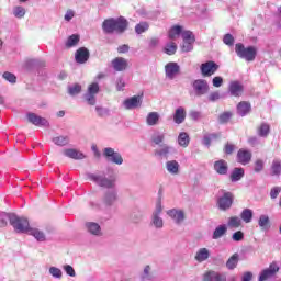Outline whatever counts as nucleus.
<instances>
[{"label": "nucleus", "mask_w": 281, "mask_h": 281, "mask_svg": "<svg viewBox=\"0 0 281 281\" xmlns=\"http://www.w3.org/2000/svg\"><path fill=\"white\" fill-rule=\"evenodd\" d=\"M164 142H166V133L155 132L151 135L153 146L159 147L154 149V157H156V159H169L172 155H177V148Z\"/></svg>", "instance_id": "obj_1"}, {"label": "nucleus", "mask_w": 281, "mask_h": 281, "mask_svg": "<svg viewBox=\"0 0 281 281\" xmlns=\"http://www.w3.org/2000/svg\"><path fill=\"white\" fill-rule=\"evenodd\" d=\"M243 177H245V169L236 167L231 173V181L236 183V181H240Z\"/></svg>", "instance_id": "obj_38"}, {"label": "nucleus", "mask_w": 281, "mask_h": 281, "mask_svg": "<svg viewBox=\"0 0 281 281\" xmlns=\"http://www.w3.org/2000/svg\"><path fill=\"white\" fill-rule=\"evenodd\" d=\"M13 15L15 16V19H23V16H25V8L15 7L13 9Z\"/></svg>", "instance_id": "obj_55"}, {"label": "nucleus", "mask_w": 281, "mask_h": 281, "mask_svg": "<svg viewBox=\"0 0 281 281\" xmlns=\"http://www.w3.org/2000/svg\"><path fill=\"white\" fill-rule=\"evenodd\" d=\"M82 91V86L80 83H75L74 86L68 87L69 95H78Z\"/></svg>", "instance_id": "obj_52"}, {"label": "nucleus", "mask_w": 281, "mask_h": 281, "mask_svg": "<svg viewBox=\"0 0 281 281\" xmlns=\"http://www.w3.org/2000/svg\"><path fill=\"white\" fill-rule=\"evenodd\" d=\"M258 225L262 232H269L271 228V221L269 220V215H260Z\"/></svg>", "instance_id": "obj_33"}, {"label": "nucleus", "mask_w": 281, "mask_h": 281, "mask_svg": "<svg viewBox=\"0 0 281 281\" xmlns=\"http://www.w3.org/2000/svg\"><path fill=\"white\" fill-rule=\"evenodd\" d=\"M203 281H227V274L225 272H217L209 270L203 274Z\"/></svg>", "instance_id": "obj_15"}, {"label": "nucleus", "mask_w": 281, "mask_h": 281, "mask_svg": "<svg viewBox=\"0 0 281 281\" xmlns=\"http://www.w3.org/2000/svg\"><path fill=\"white\" fill-rule=\"evenodd\" d=\"M164 53L167 54V56H175L177 54V43H167L164 47Z\"/></svg>", "instance_id": "obj_44"}, {"label": "nucleus", "mask_w": 281, "mask_h": 281, "mask_svg": "<svg viewBox=\"0 0 281 281\" xmlns=\"http://www.w3.org/2000/svg\"><path fill=\"white\" fill-rule=\"evenodd\" d=\"M53 143H55L56 146H67L69 144V137L56 136L53 138Z\"/></svg>", "instance_id": "obj_48"}, {"label": "nucleus", "mask_w": 281, "mask_h": 281, "mask_svg": "<svg viewBox=\"0 0 281 281\" xmlns=\"http://www.w3.org/2000/svg\"><path fill=\"white\" fill-rule=\"evenodd\" d=\"M254 280V273L251 272H244V274L241 276V281H251Z\"/></svg>", "instance_id": "obj_64"}, {"label": "nucleus", "mask_w": 281, "mask_h": 281, "mask_svg": "<svg viewBox=\"0 0 281 281\" xmlns=\"http://www.w3.org/2000/svg\"><path fill=\"white\" fill-rule=\"evenodd\" d=\"M128 29V21L124 16L104 20L102 30L105 34H124Z\"/></svg>", "instance_id": "obj_2"}, {"label": "nucleus", "mask_w": 281, "mask_h": 281, "mask_svg": "<svg viewBox=\"0 0 281 281\" xmlns=\"http://www.w3.org/2000/svg\"><path fill=\"white\" fill-rule=\"evenodd\" d=\"M126 87V82L124 81V78L119 77L116 79V90L117 91H124V88Z\"/></svg>", "instance_id": "obj_59"}, {"label": "nucleus", "mask_w": 281, "mask_h": 281, "mask_svg": "<svg viewBox=\"0 0 281 281\" xmlns=\"http://www.w3.org/2000/svg\"><path fill=\"white\" fill-rule=\"evenodd\" d=\"M123 106L127 111H131L133 109H139V106H142V97L140 95H134V97H131V98L126 99L123 102Z\"/></svg>", "instance_id": "obj_18"}, {"label": "nucleus", "mask_w": 281, "mask_h": 281, "mask_svg": "<svg viewBox=\"0 0 281 281\" xmlns=\"http://www.w3.org/2000/svg\"><path fill=\"white\" fill-rule=\"evenodd\" d=\"M251 112V103L247 101H241L237 104V113L240 117H245L248 113Z\"/></svg>", "instance_id": "obj_28"}, {"label": "nucleus", "mask_w": 281, "mask_h": 281, "mask_svg": "<svg viewBox=\"0 0 281 281\" xmlns=\"http://www.w3.org/2000/svg\"><path fill=\"white\" fill-rule=\"evenodd\" d=\"M160 115L158 112H149L146 116L147 126H157L159 124Z\"/></svg>", "instance_id": "obj_34"}, {"label": "nucleus", "mask_w": 281, "mask_h": 281, "mask_svg": "<svg viewBox=\"0 0 281 281\" xmlns=\"http://www.w3.org/2000/svg\"><path fill=\"white\" fill-rule=\"evenodd\" d=\"M177 36H183V26L181 25H173L168 33V37L170 41H175Z\"/></svg>", "instance_id": "obj_37"}, {"label": "nucleus", "mask_w": 281, "mask_h": 281, "mask_svg": "<svg viewBox=\"0 0 281 281\" xmlns=\"http://www.w3.org/2000/svg\"><path fill=\"white\" fill-rule=\"evenodd\" d=\"M11 225L18 234H27L30 232V221L26 217H19L16 214L11 215Z\"/></svg>", "instance_id": "obj_6"}, {"label": "nucleus", "mask_w": 281, "mask_h": 281, "mask_svg": "<svg viewBox=\"0 0 281 281\" xmlns=\"http://www.w3.org/2000/svg\"><path fill=\"white\" fill-rule=\"evenodd\" d=\"M148 27H150L148 22H140L135 26V32L136 34H144V32H147Z\"/></svg>", "instance_id": "obj_51"}, {"label": "nucleus", "mask_w": 281, "mask_h": 281, "mask_svg": "<svg viewBox=\"0 0 281 281\" xmlns=\"http://www.w3.org/2000/svg\"><path fill=\"white\" fill-rule=\"evenodd\" d=\"M228 91L233 98H240L245 88L241 86L240 81H231L228 85Z\"/></svg>", "instance_id": "obj_20"}, {"label": "nucleus", "mask_w": 281, "mask_h": 281, "mask_svg": "<svg viewBox=\"0 0 281 281\" xmlns=\"http://www.w3.org/2000/svg\"><path fill=\"white\" fill-rule=\"evenodd\" d=\"M233 240L235 243H240V240H243V238H245V234L241 231H237L233 234Z\"/></svg>", "instance_id": "obj_62"}, {"label": "nucleus", "mask_w": 281, "mask_h": 281, "mask_svg": "<svg viewBox=\"0 0 281 281\" xmlns=\"http://www.w3.org/2000/svg\"><path fill=\"white\" fill-rule=\"evenodd\" d=\"M77 43H80V36L72 34L68 37L66 42V47H76Z\"/></svg>", "instance_id": "obj_50"}, {"label": "nucleus", "mask_w": 281, "mask_h": 281, "mask_svg": "<svg viewBox=\"0 0 281 281\" xmlns=\"http://www.w3.org/2000/svg\"><path fill=\"white\" fill-rule=\"evenodd\" d=\"M234 148H235L234 145L227 143V144L225 145V147H224V153H225L226 155H232V153H234Z\"/></svg>", "instance_id": "obj_63"}, {"label": "nucleus", "mask_w": 281, "mask_h": 281, "mask_svg": "<svg viewBox=\"0 0 281 281\" xmlns=\"http://www.w3.org/2000/svg\"><path fill=\"white\" fill-rule=\"evenodd\" d=\"M91 54L87 49V47H80L75 53V60L78 63V65H85L87 60H89Z\"/></svg>", "instance_id": "obj_19"}, {"label": "nucleus", "mask_w": 281, "mask_h": 281, "mask_svg": "<svg viewBox=\"0 0 281 281\" xmlns=\"http://www.w3.org/2000/svg\"><path fill=\"white\" fill-rule=\"evenodd\" d=\"M64 155L66 157H69V159H77V160L85 159V157H86L85 154H82V151L74 149V148L66 149L64 151Z\"/></svg>", "instance_id": "obj_32"}, {"label": "nucleus", "mask_w": 281, "mask_h": 281, "mask_svg": "<svg viewBox=\"0 0 281 281\" xmlns=\"http://www.w3.org/2000/svg\"><path fill=\"white\" fill-rule=\"evenodd\" d=\"M87 178L100 188H115V178H106V176L100 173H87Z\"/></svg>", "instance_id": "obj_5"}, {"label": "nucleus", "mask_w": 281, "mask_h": 281, "mask_svg": "<svg viewBox=\"0 0 281 281\" xmlns=\"http://www.w3.org/2000/svg\"><path fill=\"white\" fill-rule=\"evenodd\" d=\"M243 224V221L238 216H232L228 218V227H235V229H238L240 225Z\"/></svg>", "instance_id": "obj_47"}, {"label": "nucleus", "mask_w": 281, "mask_h": 281, "mask_svg": "<svg viewBox=\"0 0 281 281\" xmlns=\"http://www.w3.org/2000/svg\"><path fill=\"white\" fill-rule=\"evenodd\" d=\"M27 120L34 126H44L46 128L49 127V121L43 116L37 115L36 113H29Z\"/></svg>", "instance_id": "obj_17"}, {"label": "nucleus", "mask_w": 281, "mask_h": 281, "mask_svg": "<svg viewBox=\"0 0 281 281\" xmlns=\"http://www.w3.org/2000/svg\"><path fill=\"white\" fill-rule=\"evenodd\" d=\"M27 234L29 236H34L37 243H45V240H47L45 233L38 228H30Z\"/></svg>", "instance_id": "obj_30"}, {"label": "nucleus", "mask_w": 281, "mask_h": 281, "mask_svg": "<svg viewBox=\"0 0 281 281\" xmlns=\"http://www.w3.org/2000/svg\"><path fill=\"white\" fill-rule=\"evenodd\" d=\"M200 69L202 76L207 78L210 76H214V74L218 71V65L214 61H206L201 65Z\"/></svg>", "instance_id": "obj_13"}, {"label": "nucleus", "mask_w": 281, "mask_h": 281, "mask_svg": "<svg viewBox=\"0 0 281 281\" xmlns=\"http://www.w3.org/2000/svg\"><path fill=\"white\" fill-rule=\"evenodd\" d=\"M182 52L188 53L194 49V42L196 41V38L194 37V33H192L191 31H184L182 33Z\"/></svg>", "instance_id": "obj_11"}, {"label": "nucleus", "mask_w": 281, "mask_h": 281, "mask_svg": "<svg viewBox=\"0 0 281 281\" xmlns=\"http://www.w3.org/2000/svg\"><path fill=\"white\" fill-rule=\"evenodd\" d=\"M280 175H281V160L279 158H274L270 166V176L280 177Z\"/></svg>", "instance_id": "obj_31"}, {"label": "nucleus", "mask_w": 281, "mask_h": 281, "mask_svg": "<svg viewBox=\"0 0 281 281\" xmlns=\"http://www.w3.org/2000/svg\"><path fill=\"white\" fill-rule=\"evenodd\" d=\"M117 201V191L112 189L105 192L104 196H103V203H105V205H113V203H115Z\"/></svg>", "instance_id": "obj_27"}, {"label": "nucleus", "mask_w": 281, "mask_h": 281, "mask_svg": "<svg viewBox=\"0 0 281 281\" xmlns=\"http://www.w3.org/2000/svg\"><path fill=\"white\" fill-rule=\"evenodd\" d=\"M179 71H181V66H179V64H177L175 61H169L165 66L166 78H168L169 80H175V78L179 74Z\"/></svg>", "instance_id": "obj_14"}, {"label": "nucleus", "mask_w": 281, "mask_h": 281, "mask_svg": "<svg viewBox=\"0 0 281 281\" xmlns=\"http://www.w3.org/2000/svg\"><path fill=\"white\" fill-rule=\"evenodd\" d=\"M111 66L114 71H126L128 69V60L124 57H116L111 61Z\"/></svg>", "instance_id": "obj_21"}, {"label": "nucleus", "mask_w": 281, "mask_h": 281, "mask_svg": "<svg viewBox=\"0 0 281 281\" xmlns=\"http://www.w3.org/2000/svg\"><path fill=\"white\" fill-rule=\"evenodd\" d=\"M262 170H265V160L257 159L255 161L254 172H256L258 175V173L262 172Z\"/></svg>", "instance_id": "obj_53"}, {"label": "nucleus", "mask_w": 281, "mask_h": 281, "mask_svg": "<svg viewBox=\"0 0 281 281\" xmlns=\"http://www.w3.org/2000/svg\"><path fill=\"white\" fill-rule=\"evenodd\" d=\"M63 269L67 276H70V278H76V270L70 265H64Z\"/></svg>", "instance_id": "obj_56"}, {"label": "nucleus", "mask_w": 281, "mask_h": 281, "mask_svg": "<svg viewBox=\"0 0 281 281\" xmlns=\"http://www.w3.org/2000/svg\"><path fill=\"white\" fill-rule=\"evenodd\" d=\"M269 133H271V126L268 123H261L257 128V135L259 137H269Z\"/></svg>", "instance_id": "obj_41"}, {"label": "nucleus", "mask_w": 281, "mask_h": 281, "mask_svg": "<svg viewBox=\"0 0 281 281\" xmlns=\"http://www.w3.org/2000/svg\"><path fill=\"white\" fill-rule=\"evenodd\" d=\"M218 137L220 135L217 133L204 134L202 144L203 146H206V148H210L212 142L216 140Z\"/></svg>", "instance_id": "obj_40"}, {"label": "nucleus", "mask_w": 281, "mask_h": 281, "mask_svg": "<svg viewBox=\"0 0 281 281\" xmlns=\"http://www.w3.org/2000/svg\"><path fill=\"white\" fill-rule=\"evenodd\" d=\"M240 218L244 223H251L254 220V211H251V209H244L240 213Z\"/></svg>", "instance_id": "obj_43"}, {"label": "nucleus", "mask_w": 281, "mask_h": 281, "mask_svg": "<svg viewBox=\"0 0 281 281\" xmlns=\"http://www.w3.org/2000/svg\"><path fill=\"white\" fill-rule=\"evenodd\" d=\"M235 53L238 58L246 60V63H254L256 60V56L258 55V49L255 46L245 47V44L237 43L235 45Z\"/></svg>", "instance_id": "obj_4"}, {"label": "nucleus", "mask_w": 281, "mask_h": 281, "mask_svg": "<svg viewBox=\"0 0 281 281\" xmlns=\"http://www.w3.org/2000/svg\"><path fill=\"white\" fill-rule=\"evenodd\" d=\"M103 157L111 164H115L116 166H122L124 164V158H122V154L115 151L112 147H106L103 149Z\"/></svg>", "instance_id": "obj_9"}, {"label": "nucleus", "mask_w": 281, "mask_h": 281, "mask_svg": "<svg viewBox=\"0 0 281 281\" xmlns=\"http://www.w3.org/2000/svg\"><path fill=\"white\" fill-rule=\"evenodd\" d=\"M213 170L216 175L225 176L229 171V165H227V161L220 159L213 164Z\"/></svg>", "instance_id": "obj_23"}, {"label": "nucleus", "mask_w": 281, "mask_h": 281, "mask_svg": "<svg viewBox=\"0 0 281 281\" xmlns=\"http://www.w3.org/2000/svg\"><path fill=\"white\" fill-rule=\"evenodd\" d=\"M48 273L52 276V278H55L56 280H60L63 278V270L54 266L48 269Z\"/></svg>", "instance_id": "obj_46"}, {"label": "nucleus", "mask_w": 281, "mask_h": 281, "mask_svg": "<svg viewBox=\"0 0 281 281\" xmlns=\"http://www.w3.org/2000/svg\"><path fill=\"white\" fill-rule=\"evenodd\" d=\"M178 144L181 148H188V146H190V135L186 132H181L178 135Z\"/></svg>", "instance_id": "obj_39"}, {"label": "nucleus", "mask_w": 281, "mask_h": 281, "mask_svg": "<svg viewBox=\"0 0 281 281\" xmlns=\"http://www.w3.org/2000/svg\"><path fill=\"white\" fill-rule=\"evenodd\" d=\"M12 213H0V227H8V221L11 223Z\"/></svg>", "instance_id": "obj_45"}, {"label": "nucleus", "mask_w": 281, "mask_h": 281, "mask_svg": "<svg viewBox=\"0 0 281 281\" xmlns=\"http://www.w3.org/2000/svg\"><path fill=\"white\" fill-rule=\"evenodd\" d=\"M210 258V250L207 248H200L194 257L196 262H205Z\"/></svg>", "instance_id": "obj_35"}, {"label": "nucleus", "mask_w": 281, "mask_h": 281, "mask_svg": "<svg viewBox=\"0 0 281 281\" xmlns=\"http://www.w3.org/2000/svg\"><path fill=\"white\" fill-rule=\"evenodd\" d=\"M167 216L173 221L176 225H183L186 222V212L181 209H171L167 211Z\"/></svg>", "instance_id": "obj_12"}, {"label": "nucleus", "mask_w": 281, "mask_h": 281, "mask_svg": "<svg viewBox=\"0 0 281 281\" xmlns=\"http://www.w3.org/2000/svg\"><path fill=\"white\" fill-rule=\"evenodd\" d=\"M238 267V254H234L228 260L226 261V269L229 271H234Z\"/></svg>", "instance_id": "obj_42"}, {"label": "nucleus", "mask_w": 281, "mask_h": 281, "mask_svg": "<svg viewBox=\"0 0 281 281\" xmlns=\"http://www.w3.org/2000/svg\"><path fill=\"white\" fill-rule=\"evenodd\" d=\"M85 227L88 234H91V236H102V226H100V224L95 222H86Z\"/></svg>", "instance_id": "obj_22"}, {"label": "nucleus", "mask_w": 281, "mask_h": 281, "mask_svg": "<svg viewBox=\"0 0 281 281\" xmlns=\"http://www.w3.org/2000/svg\"><path fill=\"white\" fill-rule=\"evenodd\" d=\"M212 85H213V87H215L216 89H218L220 87H223V77H221V76L214 77V78L212 79Z\"/></svg>", "instance_id": "obj_60"}, {"label": "nucleus", "mask_w": 281, "mask_h": 281, "mask_svg": "<svg viewBox=\"0 0 281 281\" xmlns=\"http://www.w3.org/2000/svg\"><path fill=\"white\" fill-rule=\"evenodd\" d=\"M251 151L247 149H239L237 153V162L241 164V166H247V164L251 162Z\"/></svg>", "instance_id": "obj_24"}, {"label": "nucleus", "mask_w": 281, "mask_h": 281, "mask_svg": "<svg viewBox=\"0 0 281 281\" xmlns=\"http://www.w3.org/2000/svg\"><path fill=\"white\" fill-rule=\"evenodd\" d=\"M234 114L231 111L223 112L222 114L218 115V123L220 124H227L229 120H232V116Z\"/></svg>", "instance_id": "obj_49"}, {"label": "nucleus", "mask_w": 281, "mask_h": 281, "mask_svg": "<svg viewBox=\"0 0 281 281\" xmlns=\"http://www.w3.org/2000/svg\"><path fill=\"white\" fill-rule=\"evenodd\" d=\"M280 271V267L278 263L272 262L269 268L265 269L260 276H259V281H266L269 280V278H273Z\"/></svg>", "instance_id": "obj_16"}, {"label": "nucleus", "mask_w": 281, "mask_h": 281, "mask_svg": "<svg viewBox=\"0 0 281 281\" xmlns=\"http://www.w3.org/2000/svg\"><path fill=\"white\" fill-rule=\"evenodd\" d=\"M209 102H216L217 100H221V92L214 91L209 94Z\"/></svg>", "instance_id": "obj_61"}, {"label": "nucleus", "mask_w": 281, "mask_h": 281, "mask_svg": "<svg viewBox=\"0 0 281 281\" xmlns=\"http://www.w3.org/2000/svg\"><path fill=\"white\" fill-rule=\"evenodd\" d=\"M164 205H161V196L158 198L155 209L151 212L150 215V227H154V229H164Z\"/></svg>", "instance_id": "obj_3"}, {"label": "nucleus", "mask_w": 281, "mask_h": 281, "mask_svg": "<svg viewBox=\"0 0 281 281\" xmlns=\"http://www.w3.org/2000/svg\"><path fill=\"white\" fill-rule=\"evenodd\" d=\"M2 77L4 78V80H7V82H10L11 85H16V76L12 72H3Z\"/></svg>", "instance_id": "obj_54"}, {"label": "nucleus", "mask_w": 281, "mask_h": 281, "mask_svg": "<svg viewBox=\"0 0 281 281\" xmlns=\"http://www.w3.org/2000/svg\"><path fill=\"white\" fill-rule=\"evenodd\" d=\"M100 93V85L98 82H92L88 86L87 93L83 95L86 102L90 106H95V95Z\"/></svg>", "instance_id": "obj_10"}, {"label": "nucleus", "mask_w": 281, "mask_h": 281, "mask_svg": "<svg viewBox=\"0 0 281 281\" xmlns=\"http://www.w3.org/2000/svg\"><path fill=\"white\" fill-rule=\"evenodd\" d=\"M186 109L183 106H179L173 114L175 124H183L186 122Z\"/></svg>", "instance_id": "obj_29"}, {"label": "nucleus", "mask_w": 281, "mask_h": 281, "mask_svg": "<svg viewBox=\"0 0 281 281\" xmlns=\"http://www.w3.org/2000/svg\"><path fill=\"white\" fill-rule=\"evenodd\" d=\"M191 87L198 98L206 95V93L210 92V83H207V80L205 79H195L191 83Z\"/></svg>", "instance_id": "obj_8"}, {"label": "nucleus", "mask_w": 281, "mask_h": 281, "mask_svg": "<svg viewBox=\"0 0 281 281\" xmlns=\"http://www.w3.org/2000/svg\"><path fill=\"white\" fill-rule=\"evenodd\" d=\"M225 234H227V225L222 224L214 229L212 238L213 240H218V238H223Z\"/></svg>", "instance_id": "obj_36"}, {"label": "nucleus", "mask_w": 281, "mask_h": 281, "mask_svg": "<svg viewBox=\"0 0 281 281\" xmlns=\"http://www.w3.org/2000/svg\"><path fill=\"white\" fill-rule=\"evenodd\" d=\"M223 194L217 198V207L221 212H227L234 205V193L229 191H222Z\"/></svg>", "instance_id": "obj_7"}, {"label": "nucleus", "mask_w": 281, "mask_h": 281, "mask_svg": "<svg viewBox=\"0 0 281 281\" xmlns=\"http://www.w3.org/2000/svg\"><path fill=\"white\" fill-rule=\"evenodd\" d=\"M280 192H281V187H273L270 190V199L274 201V199H278V196L280 195Z\"/></svg>", "instance_id": "obj_58"}, {"label": "nucleus", "mask_w": 281, "mask_h": 281, "mask_svg": "<svg viewBox=\"0 0 281 281\" xmlns=\"http://www.w3.org/2000/svg\"><path fill=\"white\" fill-rule=\"evenodd\" d=\"M140 281H153L155 280V272L153 271V267L150 265H146L143 268V271L139 273Z\"/></svg>", "instance_id": "obj_25"}, {"label": "nucleus", "mask_w": 281, "mask_h": 281, "mask_svg": "<svg viewBox=\"0 0 281 281\" xmlns=\"http://www.w3.org/2000/svg\"><path fill=\"white\" fill-rule=\"evenodd\" d=\"M224 45L232 47L234 45V36L229 33L225 34L223 37Z\"/></svg>", "instance_id": "obj_57"}, {"label": "nucleus", "mask_w": 281, "mask_h": 281, "mask_svg": "<svg viewBox=\"0 0 281 281\" xmlns=\"http://www.w3.org/2000/svg\"><path fill=\"white\" fill-rule=\"evenodd\" d=\"M180 168H181V165H179V161L177 160H169L166 162L167 172H169V175H172L173 177L179 175Z\"/></svg>", "instance_id": "obj_26"}]
</instances>
